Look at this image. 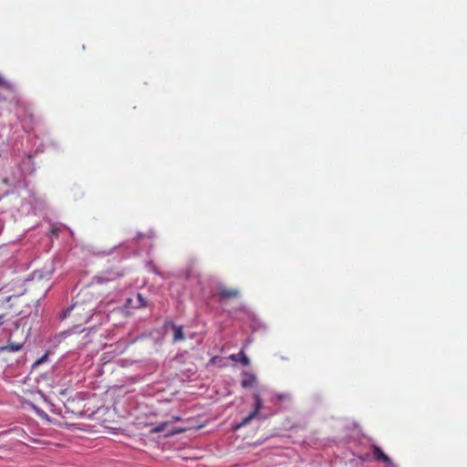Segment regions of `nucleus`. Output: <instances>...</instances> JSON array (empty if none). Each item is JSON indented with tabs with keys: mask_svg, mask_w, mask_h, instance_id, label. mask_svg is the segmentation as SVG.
Here are the masks:
<instances>
[{
	"mask_svg": "<svg viewBox=\"0 0 467 467\" xmlns=\"http://www.w3.org/2000/svg\"><path fill=\"white\" fill-rule=\"evenodd\" d=\"M123 273L119 271L108 270L102 273H99L98 275L94 276L93 284L86 286L85 288H81L80 291H87L88 296L84 299L83 305L87 309V306L90 308V317L92 316L95 309L99 308V304L101 302L99 301V298L96 297V294H98V289L95 284L102 285L109 282H114L117 278L122 276Z\"/></svg>",
	"mask_w": 467,
	"mask_h": 467,
	"instance_id": "nucleus-1",
	"label": "nucleus"
},
{
	"mask_svg": "<svg viewBox=\"0 0 467 467\" xmlns=\"http://www.w3.org/2000/svg\"><path fill=\"white\" fill-rule=\"evenodd\" d=\"M88 296L87 292H78L76 296L71 307H69L65 317H70L72 322L77 325L87 324L90 317V308H85L83 305L84 299Z\"/></svg>",
	"mask_w": 467,
	"mask_h": 467,
	"instance_id": "nucleus-2",
	"label": "nucleus"
},
{
	"mask_svg": "<svg viewBox=\"0 0 467 467\" xmlns=\"http://www.w3.org/2000/svg\"><path fill=\"white\" fill-rule=\"evenodd\" d=\"M26 340V337L23 335V330L19 331V328L11 332L9 336L8 343L5 347L2 348L3 351L17 352L23 348V346Z\"/></svg>",
	"mask_w": 467,
	"mask_h": 467,
	"instance_id": "nucleus-3",
	"label": "nucleus"
},
{
	"mask_svg": "<svg viewBox=\"0 0 467 467\" xmlns=\"http://www.w3.org/2000/svg\"><path fill=\"white\" fill-rule=\"evenodd\" d=\"M253 398H254V409H253V411H251L248 416L244 417L243 421H241L240 423L237 424L236 428L235 429H240V428H243L244 427V425L252 422V420L254 419H255L256 417L259 416L260 414V411L263 408V400L260 396V392H254L253 393Z\"/></svg>",
	"mask_w": 467,
	"mask_h": 467,
	"instance_id": "nucleus-4",
	"label": "nucleus"
},
{
	"mask_svg": "<svg viewBox=\"0 0 467 467\" xmlns=\"http://www.w3.org/2000/svg\"><path fill=\"white\" fill-rule=\"evenodd\" d=\"M239 294V289L234 287L219 286L217 290V295L222 300L237 298Z\"/></svg>",
	"mask_w": 467,
	"mask_h": 467,
	"instance_id": "nucleus-5",
	"label": "nucleus"
},
{
	"mask_svg": "<svg viewBox=\"0 0 467 467\" xmlns=\"http://www.w3.org/2000/svg\"><path fill=\"white\" fill-rule=\"evenodd\" d=\"M371 451H372L373 459L375 461L385 462V464H390L391 462H390L389 455L385 454V452H383L382 449L378 447L377 444L371 445Z\"/></svg>",
	"mask_w": 467,
	"mask_h": 467,
	"instance_id": "nucleus-6",
	"label": "nucleus"
},
{
	"mask_svg": "<svg viewBox=\"0 0 467 467\" xmlns=\"http://www.w3.org/2000/svg\"><path fill=\"white\" fill-rule=\"evenodd\" d=\"M229 358L232 359L234 362H241V364L244 366H248L251 363L250 358H247L244 350L240 351L237 354H231Z\"/></svg>",
	"mask_w": 467,
	"mask_h": 467,
	"instance_id": "nucleus-7",
	"label": "nucleus"
},
{
	"mask_svg": "<svg viewBox=\"0 0 467 467\" xmlns=\"http://www.w3.org/2000/svg\"><path fill=\"white\" fill-rule=\"evenodd\" d=\"M244 377L242 380V387L248 388V387H252L254 384H255L256 378H255L254 374L244 373Z\"/></svg>",
	"mask_w": 467,
	"mask_h": 467,
	"instance_id": "nucleus-8",
	"label": "nucleus"
},
{
	"mask_svg": "<svg viewBox=\"0 0 467 467\" xmlns=\"http://www.w3.org/2000/svg\"><path fill=\"white\" fill-rule=\"evenodd\" d=\"M173 329H174V336H173L174 341L184 340V331L182 329V327L174 326Z\"/></svg>",
	"mask_w": 467,
	"mask_h": 467,
	"instance_id": "nucleus-9",
	"label": "nucleus"
},
{
	"mask_svg": "<svg viewBox=\"0 0 467 467\" xmlns=\"http://www.w3.org/2000/svg\"><path fill=\"white\" fill-rule=\"evenodd\" d=\"M169 422L167 421H164V422H161L159 424H157L156 427H153L151 430H150V433H158V432H162V431L165 430V428L168 426Z\"/></svg>",
	"mask_w": 467,
	"mask_h": 467,
	"instance_id": "nucleus-10",
	"label": "nucleus"
},
{
	"mask_svg": "<svg viewBox=\"0 0 467 467\" xmlns=\"http://www.w3.org/2000/svg\"><path fill=\"white\" fill-rule=\"evenodd\" d=\"M0 88H4L5 89L12 88V84L10 82L6 81V79H5V78H3L1 75H0Z\"/></svg>",
	"mask_w": 467,
	"mask_h": 467,
	"instance_id": "nucleus-11",
	"label": "nucleus"
},
{
	"mask_svg": "<svg viewBox=\"0 0 467 467\" xmlns=\"http://www.w3.org/2000/svg\"><path fill=\"white\" fill-rule=\"evenodd\" d=\"M137 298L139 300V306H146L148 304H147V300L145 298H143L142 295L141 294H138L137 295Z\"/></svg>",
	"mask_w": 467,
	"mask_h": 467,
	"instance_id": "nucleus-12",
	"label": "nucleus"
},
{
	"mask_svg": "<svg viewBox=\"0 0 467 467\" xmlns=\"http://www.w3.org/2000/svg\"><path fill=\"white\" fill-rule=\"evenodd\" d=\"M46 358H47V356H45V357H43V358H41L37 359V361L36 362V365L41 364L42 362H44V359H45Z\"/></svg>",
	"mask_w": 467,
	"mask_h": 467,
	"instance_id": "nucleus-13",
	"label": "nucleus"
},
{
	"mask_svg": "<svg viewBox=\"0 0 467 467\" xmlns=\"http://www.w3.org/2000/svg\"><path fill=\"white\" fill-rule=\"evenodd\" d=\"M5 315H0V327L3 325Z\"/></svg>",
	"mask_w": 467,
	"mask_h": 467,
	"instance_id": "nucleus-14",
	"label": "nucleus"
},
{
	"mask_svg": "<svg viewBox=\"0 0 467 467\" xmlns=\"http://www.w3.org/2000/svg\"><path fill=\"white\" fill-rule=\"evenodd\" d=\"M142 236H143L142 234L138 235V239L142 238Z\"/></svg>",
	"mask_w": 467,
	"mask_h": 467,
	"instance_id": "nucleus-15",
	"label": "nucleus"
},
{
	"mask_svg": "<svg viewBox=\"0 0 467 467\" xmlns=\"http://www.w3.org/2000/svg\"><path fill=\"white\" fill-rule=\"evenodd\" d=\"M87 342L83 344V346H80V348H83Z\"/></svg>",
	"mask_w": 467,
	"mask_h": 467,
	"instance_id": "nucleus-16",
	"label": "nucleus"
}]
</instances>
